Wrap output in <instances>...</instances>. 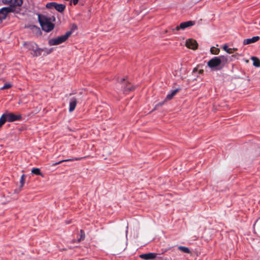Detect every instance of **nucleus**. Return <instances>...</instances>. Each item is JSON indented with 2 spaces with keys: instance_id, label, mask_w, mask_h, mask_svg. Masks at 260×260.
Listing matches in <instances>:
<instances>
[{
  "instance_id": "nucleus-11",
  "label": "nucleus",
  "mask_w": 260,
  "mask_h": 260,
  "mask_svg": "<svg viewBox=\"0 0 260 260\" xmlns=\"http://www.w3.org/2000/svg\"><path fill=\"white\" fill-rule=\"evenodd\" d=\"M77 98L73 97L70 99L69 110L70 112H72L75 110V109L76 107V105H77Z\"/></svg>"
},
{
  "instance_id": "nucleus-21",
  "label": "nucleus",
  "mask_w": 260,
  "mask_h": 260,
  "mask_svg": "<svg viewBox=\"0 0 260 260\" xmlns=\"http://www.w3.org/2000/svg\"><path fill=\"white\" fill-rule=\"evenodd\" d=\"M223 49L229 54L233 53V49L229 48L226 44L223 46Z\"/></svg>"
},
{
  "instance_id": "nucleus-26",
  "label": "nucleus",
  "mask_w": 260,
  "mask_h": 260,
  "mask_svg": "<svg viewBox=\"0 0 260 260\" xmlns=\"http://www.w3.org/2000/svg\"><path fill=\"white\" fill-rule=\"evenodd\" d=\"M81 236L80 239H78V242H80L81 241L83 240L85 238V234L83 230H80Z\"/></svg>"
},
{
  "instance_id": "nucleus-20",
  "label": "nucleus",
  "mask_w": 260,
  "mask_h": 260,
  "mask_svg": "<svg viewBox=\"0 0 260 260\" xmlns=\"http://www.w3.org/2000/svg\"><path fill=\"white\" fill-rule=\"evenodd\" d=\"M210 52L213 54L217 55L219 53L220 50L219 48H216L215 47H212L210 48Z\"/></svg>"
},
{
  "instance_id": "nucleus-5",
  "label": "nucleus",
  "mask_w": 260,
  "mask_h": 260,
  "mask_svg": "<svg viewBox=\"0 0 260 260\" xmlns=\"http://www.w3.org/2000/svg\"><path fill=\"white\" fill-rule=\"evenodd\" d=\"M3 4L5 5H10L9 7H13L16 13H18L16 8V6L20 7L23 3L22 0H2Z\"/></svg>"
},
{
  "instance_id": "nucleus-22",
  "label": "nucleus",
  "mask_w": 260,
  "mask_h": 260,
  "mask_svg": "<svg viewBox=\"0 0 260 260\" xmlns=\"http://www.w3.org/2000/svg\"><path fill=\"white\" fill-rule=\"evenodd\" d=\"M6 121V118L5 117V116L3 114L0 117V127H1L2 125H3Z\"/></svg>"
},
{
  "instance_id": "nucleus-34",
  "label": "nucleus",
  "mask_w": 260,
  "mask_h": 260,
  "mask_svg": "<svg viewBox=\"0 0 260 260\" xmlns=\"http://www.w3.org/2000/svg\"><path fill=\"white\" fill-rule=\"evenodd\" d=\"M164 260H172L171 258H166Z\"/></svg>"
},
{
  "instance_id": "nucleus-17",
  "label": "nucleus",
  "mask_w": 260,
  "mask_h": 260,
  "mask_svg": "<svg viewBox=\"0 0 260 260\" xmlns=\"http://www.w3.org/2000/svg\"><path fill=\"white\" fill-rule=\"evenodd\" d=\"M31 172L32 174H35L37 175H40L42 177L43 176V174L41 172L39 168H33L31 170Z\"/></svg>"
},
{
  "instance_id": "nucleus-16",
  "label": "nucleus",
  "mask_w": 260,
  "mask_h": 260,
  "mask_svg": "<svg viewBox=\"0 0 260 260\" xmlns=\"http://www.w3.org/2000/svg\"><path fill=\"white\" fill-rule=\"evenodd\" d=\"M178 91H179L178 89H176L172 90L170 93L168 94L167 95L166 100H171Z\"/></svg>"
},
{
  "instance_id": "nucleus-7",
  "label": "nucleus",
  "mask_w": 260,
  "mask_h": 260,
  "mask_svg": "<svg viewBox=\"0 0 260 260\" xmlns=\"http://www.w3.org/2000/svg\"><path fill=\"white\" fill-rule=\"evenodd\" d=\"M120 82L122 87L123 88V92L124 93H127L135 89L134 87L130 83L126 81L124 78L121 79Z\"/></svg>"
},
{
  "instance_id": "nucleus-30",
  "label": "nucleus",
  "mask_w": 260,
  "mask_h": 260,
  "mask_svg": "<svg viewBox=\"0 0 260 260\" xmlns=\"http://www.w3.org/2000/svg\"><path fill=\"white\" fill-rule=\"evenodd\" d=\"M3 69V65L0 64V75L2 73Z\"/></svg>"
},
{
  "instance_id": "nucleus-2",
  "label": "nucleus",
  "mask_w": 260,
  "mask_h": 260,
  "mask_svg": "<svg viewBox=\"0 0 260 260\" xmlns=\"http://www.w3.org/2000/svg\"><path fill=\"white\" fill-rule=\"evenodd\" d=\"M24 46L28 50L32 51L31 54L34 57L41 55L42 51L44 50L43 49L38 47L36 43L32 42L24 43Z\"/></svg>"
},
{
  "instance_id": "nucleus-1",
  "label": "nucleus",
  "mask_w": 260,
  "mask_h": 260,
  "mask_svg": "<svg viewBox=\"0 0 260 260\" xmlns=\"http://www.w3.org/2000/svg\"><path fill=\"white\" fill-rule=\"evenodd\" d=\"M38 20L42 29L46 31L49 32L54 27V24L51 21V18H48L45 15L39 14Z\"/></svg>"
},
{
  "instance_id": "nucleus-23",
  "label": "nucleus",
  "mask_w": 260,
  "mask_h": 260,
  "mask_svg": "<svg viewBox=\"0 0 260 260\" xmlns=\"http://www.w3.org/2000/svg\"><path fill=\"white\" fill-rule=\"evenodd\" d=\"M25 182V175L24 174L22 175L21 176L20 183V187L22 188Z\"/></svg>"
},
{
  "instance_id": "nucleus-14",
  "label": "nucleus",
  "mask_w": 260,
  "mask_h": 260,
  "mask_svg": "<svg viewBox=\"0 0 260 260\" xmlns=\"http://www.w3.org/2000/svg\"><path fill=\"white\" fill-rule=\"evenodd\" d=\"M54 8L60 13L63 12L66 8V5L64 4H57L55 2Z\"/></svg>"
},
{
  "instance_id": "nucleus-8",
  "label": "nucleus",
  "mask_w": 260,
  "mask_h": 260,
  "mask_svg": "<svg viewBox=\"0 0 260 260\" xmlns=\"http://www.w3.org/2000/svg\"><path fill=\"white\" fill-rule=\"evenodd\" d=\"M6 118L7 121L14 122L15 121L20 120L22 116L20 114H15L13 113L6 112L4 114Z\"/></svg>"
},
{
  "instance_id": "nucleus-10",
  "label": "nucleus",
  "mask_w": 260,
  "mask_h": 260,
  "mask_svg": "<svg viewBox=\"0 0 260 260\" xmlns=\"http://www.w3.org/2000/svg\"><path fill=\"white\" fill-rule=\"evenodd\" d=\"M185 45L187 48L192 50H196L198 46L197 42L192 39L186 40Z\"/></svg>"
},
{
  "instance_id": "nucleus-32",
  "label": "nucleus",
  "mask_w": 260,
  "mask_h": 260,
  "mask_svg": "<svg viewBox=\"0 0 260 260\" xmlns=\"http://www.w3.org/2000/svg\"><path fill=\"white\" fill-rule=\"evenodd\" d=\"M49 18H51V21H55L56 19L54 16H52L51 17H50Z\"/></svg>"
},
{
  "instance_id": "nucleus-18",
  "label": "nucleus",
  "mask_w": 260,
  "mask_h": 260,
  "mask_svg": "<svg viewBox=\"0 0 260 260\" xmlns=\"http://www.w3.org/2000/svg\"><path fill=\"white\" fill-rule=\"evenodd\" d=\"M178 249L181 250L182 252L185 253H190V250L188 247L182 246H179L178 247Z\"/></svg>"
},
{
  "instance_id": "nucleus-12",
  "label": "nucleus",
  "mask_w": 260,
  "mask_h": 260,
  "mask_svg": "<svg viewBox=\"0 0 260 260\" xmlns=\"http://www.w3.org/2000/svg\"><path fill=\"white\" fill-rule=\"evenodd\" d=\"M157 254L155 253H148L141 254L140 257L144 259H152L156 257Z\"/></svg>"
},
{
  "instance_id": "nucleus-19",
  "label": "nucleus",
  "mask_w": 260,
  "mask_h": 260,
  "mask_svg": "<svg viewBox=\"0 0 260 260\" xmlns=\"http://www.w3.org/2000/svg\"><path fill=\"white\" fill-rule=\"evenodd\" d=\"M253 60V64L256 67H260V60L256 57H252L251 58Z\"/></svg>"
},
{
  "instance_id": "nucleus-15",
  "label": "nucleus",
  "mask_w": 260,
  "mask_h": 260,
  "mask_svg": "<svg viewBox=\"0 0 260 260\" xmlns=\"http://www.w3.org/2000/svg\"><path fill=\"white\" fill-rule=\"evenodd\" d=\"M84 158V157H76V158H72V159H64V160H60L58 162L53 163V164H52V166H55L58 164L62 163V162L70 161H74V160H79L82 159Z\"/></svg>"
},
{
  "instance_id": "nucleus-6",
  "label": "nucleus",
  "mask_w": 260,
  "mask_h": 260,
  "mask_svg": "<svg viewBox=\"0 0 260 260\" xmlns=\"http://www.w3.org/2000/svg\"><path fill=\"white\" fill-rule=\"evenodd\" d=\"M15 10L13 7H4L0 9V22L6 19L9 13L14 12Z\"/></svg>"
},
{
  "instance_id": "nucleus-13",
  "label": "nucleus",
  "mask_w": 260,
  "mask_h": 260,
  "mask_svg": "<svg viewBox=\"0 0 260 260\" xmlns=\"http://www.w3.org/2000/svg\"><path fill=\"white\" fill-rule=\"evenodd\" d=\"M259 40V37L258 36L253 37L252 38L244 39L243 41L244 45H248L251 43H255L258 41Z\"/></svg>"
},
{
  "instance_id": "nucleus-25",
  "label": "nucleus",
  "mask_w": 260,
  "mask_h": 260,
  "mask_svg": "<svg viewBox=\"0 0 260 260\" xmlns=\"http://www.w3.org/2000/svg\"><path fill=\"white\" fill-rule=\"evenodd\" d=\"M54 4H55V2L49 3L46 4V7L48 9H52V8H54V7L55 5Z\"/></svg>"
},
{
  "instance_id": "nucleus-9",
  "label": "nucleus",
  "mask_w": 260,
  "mask_h": 260,
  "mask_svg": "<svg viewBox=\"0 0 260 260\" xmlns=\"http://www.w3.org/2000/svg\"><path fill=\"white\" fill-rule=\"evenodd\" d=\"M195 22L193 21H188L182 22L179 26H177L173 30H179L180 29H184L187 27L194 25Z\"/></svg>"
},
{
  "instance_id": "nucleus-29",
  "label": "nucleus",
  "mask_w": 260,
  "mask_h": 260,
  "mask_svg": "<svg viewBox=\"0 0 260 260\" xmlns=\"http://www.w3.org/2000/svg\"><path fill=\"white\" fill-rule=\"evenodd\" d=\"M79 0H71V2L73 3V4L74 5H76L78 4Z\"/></svg>"
},
{
  "instance_id": "nucleus-31",
  "label": "nucleus",
  "mask_w": 260,
  "mask_h": 260,
  "mask_svg": "<svg viewBox=\"0 0 260 260\" xmlns=\"http://www.w3.org/2000/svg\"><path fill=\"white\" fill-rule=\"evenodd\" d=\"M21 190V188L20 187V188L18 189H15L14 192L18 193Z\"/></svg>"
},
{
  "instance_id": "nucleus-33",
  "label": "nucleus",
  "mask_w": 260,
  "mask_h": 260,
  "mask_svg": "<svg viewBox=\"0 0 260 260\" xmlns=\"http://www.w3.org/2000/svg\"><path fill=\"white\" fill-rule=\"evenodd\" d=\"M232 49H233V52H234V51H237V48H232Z\"/></svg>"
},
{
  "instance_id": "nucleus-4",
  "label": "nucleus",
  "mask_w": 260,
  "mask_h": 260,
  "mask_svg": "<svg viewBox=\"0 0 260 260\" xmlns=\"http://www.w3.org/2000/svg\"><path fill=\"white\" fill-rule=\"evenodd\" d=\"M71 31H67L64 35L49 40V45H57L64 42L72 34Z\"/></svg>"
},
{
  "instance_id": "nucleus-27",
  "label": "nucleus",
  "mask_w": 260,
  "mask_h": 260,
  "mask_svg": "<svg viewBox=\"0 0 260 260\" xmlns=\"http://www.w3.org/2000/svg\"><path fill=\"white\" fill-rule=\"evenodd\" d=\"M44 50H43L42 52H44L46 54H48L52 52L53 49L51 48L49 49H48L47 48H43Z\"/></svg>"
},
{
  "instance_id": "nucleus-28",
  "label": "nucleus",
  "mask_w": 260,
  "mask_h": 260,
  "mask_svg": "<svg viewBox=\"0 0 260 260\" xmlns=\"http://www.w3.org/2000/svg\"><path fill=\"white\" fill-rule=\"evenodd\" d=\"M165 101L161 102V103H159L158 104H156V106H155V108H156L158 106H161L162 105H163L164 103H165Z\"/></svg>"
},
{
  "instance_id": "nucleus-35",
  "label": "nucleus",
  "mask_w": 260,
  "mask_h": 260,
  "mask_svg": "<svg viewBox=\"0 0 260 260\" xmlns=\"http://www.w3.org/2000/svg\"><path fill=\"white\" fill-rule=\"evenodd\" d=\"M203 72V70H200V73H202Z\"/></svg>"
},
{
  "instance_id": "nucleus-24",
  "label": "nucleus",
  "mask_w": 260,
  "mask_h": 260,
  "mask_svg": "<svg viewBox=\"0 0 260 260\" xmlns=\"http://www.w3.org/2000/svg\"><path fill=\"white\" fill-rule=\"evenodd\" d=\"M12 87V85L10 83H6L2 87L0 88L1 90H4L6 89H9Z\"/></svg>"
},
{
  "instance_id": "nucleus-3",
  "label": "nucleus",
  "mask_w": 260,
  "mask_h": 260,
  "mask_svg": "<svg viewBox=\"0 0 260 260\" xmlns=\"http://www.w3.org/2000/svg\"><path fill=\"white\" fill-rule=\"evenodd\" d=\"M224 60H226V58H225L223 56L214 57L208 61L207 65L212 70H217L221 68H218V67L221 64L222 61Z\"/></svg>"
}]
</instances>
